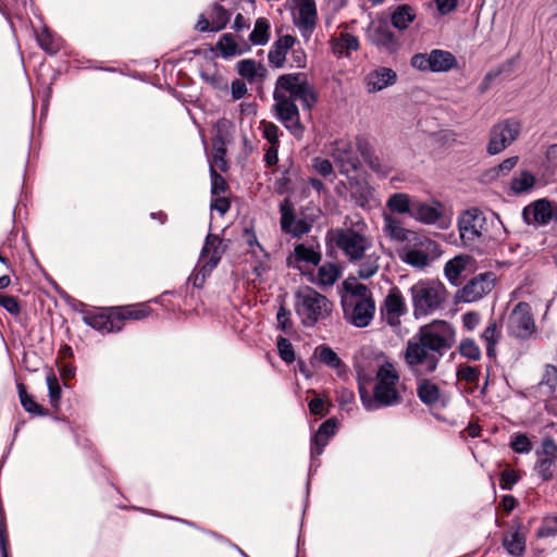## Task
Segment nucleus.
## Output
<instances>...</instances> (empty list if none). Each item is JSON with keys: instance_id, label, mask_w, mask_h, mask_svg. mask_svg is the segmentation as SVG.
<instances>
[{"instance_id": "obj_2", "label": "nucleus", "mask_w": 557, "mask_h": 557, "mask_svg": "<svg viewBox=\"0 0 557 557\" xmlns=\"http://www.w3.org/2000/svg\"><path fill=\"white\" fill-rule=\"evenodd\" d=\"M399 373L392 362H384L375 373L372 389V379L358 373V391L362 406L368 411L394 407L403 404L404 398L397 389Z\"/></svg>"}, {"instance_id": "obj_34", "label": "nucleus", "mask_w": 557, "mask_h": 557, "mask_svg": "<svg viewBox=\"0 0 557 557\" xmlns=\"http://www.w3.org/2000/svg\"><path fill=\"white\" fill-rule=\"evenodd\" d=\"M271 24L267 17H258L247 41L251 46H264L271 36Z\"/></svg>"}, {"instance_id": "obj_35", "label": "nucleus", "mask_w": 557, "mask_h": 557, "mask_svg": "<svg viewBox=\"0 0 557 557\" xmlns=\"http://www.w3.org/2000/svg\"><path fill=\"white\" fill-rule=\"evenodd\" d=\"M416 18V13L409 4L398 5L391 15L392 26L405 30Z\"/></svg>"}, {"instance_id": "obj_45", "label": "nucleus", "mask_w": 557, "mask_h": 557, "mask_svg": "<svg viewBox=\"0 0 557 557\" xmlns=\"http://www.w3.org/2000/svg\"><path fill=\"white\" fill-rule=\"evenodd\" d=\"M456 376L459 381H465L469 384L478 385L481 376V370L479 367L461 363L457 367Z\"/></svg>"}, {"instance_id": "obj_60", "label": "nucleus", "mask_w": 557, "mask_h": 557, "mask_svg": "<svg viewBox=\"0 0 557 557\" xmlns=\"http://www.w3.org/2000/svg\"><path fill=\"white\" fill-rule=\"evenodd\" d=\"M293 170V161H289L288 168H285L282 172V176L275 182L276 193L283 195L290 193L292 189V178L290 172Z\"/></svg>"}, {"instance_id": "obj_50", "label": "nucleus", "mask_w": 557, "mask_h": 557, "mask_svg": "<svg viewBox=\"0 0 557 557\" xmlns=\"http://www.w3.org/2000/svg\"><path fill=\"white\" fill-rule=\"evenodd\" d=\"M243 238L245 239L246 244L250 248V252L253 253L257 258H259L258 252L256 249L259 250V252L262 255V258L265 260H269L270 255L265 251V249L262 247V245L258 242L256 232L252 227H245L243 231Z\"/></svg>"}, {"instance_id": "obj_6", "label": "nucleus", "mask_w": 557, "mask_h": 557, "mask_svg": "<svg viewBox=\"0 0 557 557\" xmlns=\"http://www.w3.org/2000/svg\"><path fill=\"white\" fill-rule=\"evenodd\" d=\"M273 99L275 103L282 99L295 103L299 100L304 110L311 111L318 103L319 96L313 85L309 83L307 74L297 72L282 74L276 78Z\"/></svg>"}, {"instance_id": "obj_31", "label": "nucleus", "mask_w": 557, "mask_h": 557, "mask_svg": "<svg viewBox=\"0 0 557 557\" xmlns=\"http://www.w3.org/2000/svg\"><path fill=\"white\" fill-rule=\"evenodd\" d=\"M16 387L21 406L27 413L36 417L49 416V409L39 405L34 396L27 393L26 386L23 383H17Z\"/></svg>"}, {"instance_id": "obj_16", "label": "nucleus", "mask_w": 557, "mask_h": 557, "mask_svg": "<svg viewBox=\"0 0 557 557\" xmlns=\"http://www.w3.org/2000/svg\"><path fill=\"white\" fill-rule=\"evenodd\" d=\"M407 311L401 290L397 286L392 287L381 305L382 315L386 318L389 325H395Z\"/></svg>"}, {"instance_id": "obj_62", "label": "nucleus", "mask_w": 557, "mask_h": 557, "mask_svg": "<svg viewBox=\"0 0 557 557\" xmlns=\"http://www.w3.org/2000/svg\"><path fill=\"white\" fill-rule=\"evenodd\" d=\"M500 331L498 329L497 322L494 319H490L487 326L481 334V338L485 343H498L500 339Z\"/></svg>"}, {"instance_id": "obj_9", "label": "nucleus", "mask_w": 557, "mask_h": 557, "mask_svg": "<svg viewBox=\"0 0 557 557\" xmlns=\"http://www.w3.org/2000/svg\"><path fill=\"white\" fill-rule=\"evenodd\" d=\"M342 307L344 319L358 329L368 326L375 312L373 298H342Z\"/></svg>"}, {"instance_id": "obj_24", "label": "nucleus", "mask_w": 557, "mask_h": 557, "mask_svg": "<svg viewBox=\"0 0 557 557\" xmlns=\"http://www.w3.org/2000/svg\"><path fill=\"white\" fill-rule=\"evenodd\" d=\"M227 247V243H224L223 239L219 237V235L209 233L206 236L200 257L210 255V267H216Z\"/></svg>"}, {"instance_id": "obj_37", "label": "nucleus", "mask_w": 557, "mask_h": 557, "mask_svg": "<svg viewBox=\"0 0 557 557\" xmlns=\"http://www.w3.org/2000/svg\"><path fill=\"white\" fill-rule=\"evenodd\" d=\"M535 176L529 171H521L510 182V189L513 195H521L530 191L535 185Z\"/></svg>"}, {"instance_id": "obj_19", "label": "nucleus", "mask_w": 557, "mask_h": 557, "mask_svg": "<svg viewBox=\"0 0 557 557\" xmlns=\"http://www.w3.org/2000/svg\"><path fill=\"white\" fill-rule=\"evenodd\" d=\"M322 256L319 250V245L296 244L294 247V255L287 258V267L301 270L299 263L306 262L311 265H318L321 262Z\"/></svg>"}, {"instance_id": "obj_5", "label": "nucleus", "mask_w": 557, "mask_h": 557, "mask_svg": "<svg viewBox=\"0 0 557 557\" xmlns=\"http://www.w3.org/2000/svg\"><path fill=\"white\" fill-rule=\"evenodd\" d=\"M367 232V223L359 219L348 227L330 230L326 234V242L341 249L350 262L360 261L366 251L372 247Z\"/></svg>"}, {"instance_id": "obj_64", "label": "nucleus", "mask_w": 557, "mask_h": 557, "mask_svg": "<svg viewBox=\"0 0 557 557\" xmlns=\"http://www.w3.org/2000/svg\"><path fill=\"white\" fill-rule=\"evenodd\" d=\"M312 169L323 177H327L334 172L331 161L321 157L312 159Z\"/></svg>"}, {"instance_id": "obj_42", "label": "nucleus", "mask_w": 557, "mask_h": 557, "mask_svg": "<svg viewBox=\"0 0 557 557\" xmlns=\"http://www.w3.org/2000/svg\"><path fill=\"white\" fill-rule=\"evenodd\" d=\"M342 286L344 290L349 294V296L346 298H355L356 300L362 298H373L369 288L362 283H357L355 277H352L351 281L349 278L345 280Z\"/></svg>"}, {"instance_id": "obj_33", "label": "nucleus", "mask_w": 557, "mask_h": 557, "mask_svg": "<svg viewBox=\"0 0 557 557\" xmlns=\"http://www.w3.org/2000/svg\"><path fill=\"white\" fill-rule=\"evenodd\" d=\"M332 52L338 57L344 52L357 51L360 48L357 36L349 33H342L338 37L330 40Z\"/></svg>"}, {"instance_id": "obj_30", "label": "nucleus", "mask_w": 557, "mask_h": 557, "mask_svg": "<svg viewBox=\"0 0 557 557\" xmlns=\"http://www.w3.org/2000/svg\"><path fill=\"white\" fill-rule=\"evenodd\" d=\"M370 90L380 91L391 85H394L397 79L396 73L388 67H380L379 70L373 71L369 75Z\"/></svg>"}, {"instance_id": "obj_38", "label": "nucleus", "mask_w": 557, "mask_h": 557, "mask_svg": "<svg viewBox=\"0 0 557 557\" xmlns=\"http://www.w3.org/2000/svg\"><path fill=\"white\" fill-rule=\"evenodd\" d=\"M341 269L336 263L326 262L318 269V284L321 286H332L338 280Z\"/></svg>"}, {"instance_id": "obj_56", "label": "nucleus", "mask_w": 557, "mask_h": 557, "mask_svg": "<svg viewBox=\"0 0 557 557\" xmlns=\"http://www.w3.org/2000/svg\"><path fill=\"white\" fill-rule=\"evenodd\" d=\"M556 461L550 459H545L542 457H537V460L534 466V470L537 475L542 479V481H550L554 476L553 467Z\"/></svg>"}, {"instance_id": "obj_8", "label": "nucleus", "mask_w": 557, "mask_h": 557, "mask_svg": "<svg viewBox=\"0 0 557 557\" xmlns=\"http://www.w3.org/2000/svg\"><path fill=\"white\" fill-rule=\"evenodd\" d=\"M521 122L516 117H508L495 123L490 131L486 152L496 156L509 147L520 135Z\"/></svg>"}, {"instance_id": "obj_40", "label": "nucleus", "mask_w": 557, "mask_h": 557, "mask_svg": "<svg viewBox=\"0 0 557 557\" xmlns=\"http://www.w3.org/2000/svg\"><path fill=\"white\" fill-rule=\"evenodd\" d=\"M513 67V60H507L503 64H500L497 69H493L488 71L483 77L481 84L479 85V92L484 94L488 90L491 83L497 78L502 74H510Z\"/></svg>"}, {"instance_id": "obj_48", "label": "nucleus", "mask_w": 557, "mask_h": 557, "mask_svg": "<svg viewBox=\"0 0 557 557\" xmlns=\"http://www.w3.org/2000/svg\"><path fill=\"white\" fill-rule=\"evenodd\" d=\"M280 213L281 228L283 232L287 233L296 220L294 206L288 198L284 199L283 202L280 205Z\"/></svg>"}, {"instance_id": "obj_13", "label": "nucleus", "mask_w": 557, "mask_h": 557, "mask_svg": "<svg viewBox=\"0 0 557 557\" xmlns=\"http://www.w3.org/2000/svg\"><path fill=\"white\" fill-rule=\"evenodd\" d=\"M273 111L275 117L295 138H302L305 126L300 121L299 109L295 102L282 99L278 103L274 102Z\"/></svg>"}, {"instance_id": "obj_1", "label": "nucleus", "mask_w": 557, "mask_h": 557, "mask_svg": "<svg viewBox=\"0 0 557 557\" xmlns=\"http://www.w3.org/2000/svg\"><path fill=\"white\" fill-rule=\"evenodd\" d=\"M456 344V330L445 320H433L421 325L407 342L404 360L414 375L436 371L441 359Z\"/></svg>"}, {"instance_id": "obj_28", "label": "nucleus", "mask_w": 557, "mask_h": 557, "mask_svg": "<svg viewBox=\"0 0 557 557\" xmlns=\"http://www.w3.org/2000/svg\"><path fill=\"white\" fill-rule=\"evenodd\" d=\"M441 203L435 202V206L425 202H413L411 216L424 224H434L441 216Z\"/></svg>"}, {"instance_id": "obj_23", "label": "nucleus", "mask_w": 557, "mask_h": 557, "mask_svg": "<svg viewBox=\"0 0 557 557\" xmlns=\"http://www.w3.org/2000/svg\"><path fill=\"white\" fill-rule=\"evenodd\" d=\"M298 7V26L302 32L311 33L318 20V11L314 0H295Z\"/></svg>"}, {"instance_id": "obj_46", "label": "nucleus", "mask_w": 557, "mask_h": 557, "mask_svg": "<svg viewBox=\"0 0 557 557\" xmlns=\"http://www.w3.org/2000/svg\"><path fill=\"white\" fill-rule=\"evenodd\" d=\"M362 262L357 271L358 277L361 280H368L372 277L379 271V257L374 255L364 256Z\"/></svg>"}, {"instance_id": "obj_11", "label": "nucleus", "mask_w": 557, "mask_h": 557, "mask_svg": "<svg viewBox=\"0 0 557 557\" xmlns=\"http://www.w3.org/2000/svg\"><path fill=\"white\" fill-rule=\"evenodd\" d=\"M486 218L478 208L466 210L458 219L460 238L466 246H471L482 236Z\"/></svg>"}, {"instance_id": "obj_17", "label": "nucleus", "mask_w": 557, "mask_h": 557, "mask_svg": "<svg viewBox=\"0 0 557 557\" xmlns=\"http://www.w3.org/2000/svg\"><path fill=\"white\" fill-rule=\"evenodd\" d=\"M522 219L528 225H547L552 221V202L545 198L531 202L523 208Z\"/></svg>"}, {"instance_id": "obj_44", "label": "nucleus", "mask_w": 557, "mask_h": 557, "mask_svg": "<svg viewBox=\"0 0 557 557\" xmlns=\"http://www.w3.org/2000/svg\"><path fill=\"white\" fill-rule=\"evenodd\" d=\"M537 539H547L557 536V512L547 515L542 519L541 525L535 532Z\"/></svg>"}, {"instance_id": "obj_3", "label": "nucleus", "mask_w": 557, "mask_h": 557, "mask_svg": "<svg viewBox=\"0 0 557 557\" xmlns=\"http://www.w3.org/2000/svg\"><path fill=\"white\" fill-rule=\"evenodd\" d=\"M152 301L157 302L158 298L152 299ZM150 302L151 300L125 306L96 308L92 311H86L83 321L102 335L116 333L124 327L127 320L140 321L150 317L153 313Z\"/></svg>"}, {"instance_id": "obj_27", "label": "nucleus", "mask_w": 557, "mask_h": 557, "mask_svg": "<svg viewBox=\"0 0 557 557\" xmlns=\"http://www.w3.org/2000/svg\"><path fill=\"white\" fill-rule=\"evenodd\" d=\"M431 72H448L457 66L456 57L446 50L433 49L430 52Z\"/></svg>"}, {"instance_id": "obj_39", "label": "nucleus", "mask_w": 557, "mask_h": 557, "mask_svg": "<svg viewBox=\"0 0 557 557\" xmlns=\"http://www.w3.org/2000/svg\"><path fill=\"white\" fill-rule=\"evenodd\" d=\"M387 207L391 211L405 214L409 213L411 215L412 212V203L410 201V196L405 193H396L389 196L387 200Z\"/></svg>"}, {"instance_id": "obj_59", "label": "nucleus", "mask_w": 557, "mask_h": 557, "mask_svg": "<svg viewBox=\"0 0 557 557\" xmlns=\"http://www.w3.org/2000/svg\"><path fill=\"white\" fill-rule=\"evenodd\" d=\"M330 440H331L330 437H327L326 435H322L319 432H315L311 436V440H310V444H311V447H310L311 459H314L315 457L320 456L323 453V450L327 446Z\"/></svg>"}, {"instance_id": "obj_49", "label": "nucleus", "mask_w": 557, "mask_h": 557, "mask_svg": "<svg viewBox=\"0 0 557 557\" xmlns=\"http://www.w3.org/2000/svg\"><path fill=\"white\" fill-rule=\"evenodd\" d=\"M510 448L517 454H529L533 449L531 440L524 433H513L510 436Z\"/></svg>"}, {"instance_id": "obj_7", "label": "nucleus", "mask_w": 557, "mask_h": 557, "mask_svg": "<svg viewBox=\"0 0 557 557\" xmlns=\"http://www.w3.org/2000/svg\"><path fill=\"white\" fill-rule=\"evenodd\" d=\"M333 304L314 288L306 286L295 294V311L305 326H314L331 315Z\"/></svg>"}, {"instance_id": "obj_25", "label": "nucleus", "mask_w": 557, "mask_h": 557, "mask_svg": "<svg viewBox=\"0 0 557 557\" xmlns=\"http://www.w3.org/2000/svg\"><path fill=\"white\" fill-rule=\"evenodd\" d=\"M216 49L221 51L224 59L235 55H242L250 51V45L246 40L240 44L235 41L233 34H223L216 42Z\"/></svg>"}, {"instance_id": "obj_58", "label": "nucleus", "mask_w": 557, "mask_h": 557, "mask_svg": "<svg viewBox=\"0 0 557 557\" xmlns=\"http://www.w3.org/2000/svg\"><path fill=\"white\" fill-rule=\"evenodd\" d=\"M210 178H211V195L219 196L220 194H224L228 189V184L225 178L218 173L213 166H210Z\"/></svg>"}, {"instance_id": "obj_32", "label": "nucleus", "mask_w": 557, "mask_h": 557, "mask_svg": "<svg viewBox=\"0 0 557 557\" xmlns=\"http://www.w3.org/2000/svg\"><path fill=\"white\" fill-rule=\"evenodd\" d=\"M234 125L233 123L225 119H219L215 123V134L212 137V148L213 151L216 150H227L226 145L230 143L232 138V129Z\"/></svg>"}, {"instance_id": "obj_14", "label": "nucleus", "mask_w": 557, "mask_h": 557, "mask_svg": "<svg viewBox=\"0 0 557 557\" xmlns=\"http://www.w3.org/2000/svg\"><path fill=\"white\" fill-rule=\"evenodd\" d=\"M331 156L338 165L342 175L348 176V174L357 172L361 166L354 146L348 139L341 138L335 140L332 145Z\"/></svg>"}, {"instance_id": "obj_20", "label": "nucleus", "mask_w": 557, "mask_h": 557, "mask_svg": "<svg viewBox=\"0 0 557 557\" xmlns=\"http://www.w3.org/2000/svg\"><path fill=\"white\" fill-rule=\"evenodd\" d=\"M503 546L507 553L515 557H520L525 552V534L522 532V523L517 520L513 521L510 530L504 533L502 540Z\"/></svg>"}, {"instance_id": "obj_41", "label": "nucleus", "mask_w": 557, "mask_h": 557, "mask_svg": "<svg viewBox=\"0 0 557 557\" xmlns=\"http://www.w3.org/2000/svg\"><path fill=\"white\" fill-rule=\"evenodd\" d=\"M211 23L214 29L218 32L223 30L231 21L232 13L225 9L222 4L215 2L211 7Z\"/></svg>"}, {"instance_id": "obj_4", "label": "nucleus", "mask_w": 557, "mask_h": 557, "mask_svg": "<svg viewBox=\"0 0 557 557\" xmlns=\"http://www.w3.org/2000/svg\"><path fill=\"white\" fill-rule=\"evenodd\" d=\"M412 314L419 320L444 309L448 290L440 280H419L410 288Z\"/></svg>"}, {"instance_id": "obj_18", "label": "nucleus", "mask_w": 557, "mask_h": 557, "mask_svg": "<svg viewBox=\"0 0 557 557\" xmlns=\"http://www.w3.org/2000/svg\"><path fill=\"white\" fill-rule=\"evenodd\" d=\"M298 44L297 37L284 35L276 39L268 53V61L273 69H283L286 62V55L293 47Z\"/></svg>"}, {"instance_id": "obj_47", "label": "nucleus", "mask_w": 557, "mask_h": 557, "mask_svg": "<svg viewBox=\"0 0 557 557\" xmlns=\"http://www.w3.org/2000/svg\"><path fill=\"white\" fill-rule=\"evenodd\" d=\"M459 354L469 360L478 361L481 359V349L473 338H463L458 347Z\"/></svg>"}, {"instance_id": "obj_43", "label": "nucleus", "mask_w": 557, "mask_h": 557, "mask_svg": "<svg viewBox=\"0 0 557 557\" xmlns=\"http://www.w3.org/2000/svg\"><path fill=\"white\" fill-rule=\"evenodd\" d=\"M47 386H48V396L50 400L51 407L58 411L60 408V400H61V386L59 383V380L57 375L51 371L48 373L47 377Z\"/></svg>"}, {"instance_id": "obj_22", "label": "nucleus", "mask_w": 557, "mask_h": 557, "mask_svg": "<svg viewBox=\"0 0 557 557\" xmlns=\"http://www.w3.org/2000/svg\"><path fill=\"white\" fill-rule=\"evenodd\" d=\"M236 70L238 75L250 84L263 82L268 76L267 67L261 63H257L253 59H243L238 61Z\"/></svg>"}, {"instance_id": "obj_21", "label": "nucleus", "mask_w": 557, "mask_h": 557, "mask_svg": "<svg viewBox=\"0 0 557 557\" xmlns=\"http://www.w3.org/2000/svg\"><path fill=\"white\" fill-rule=\"evenodd\" d=\"M348 180V188L350 189V198L355 206L366 209L369 207L372 188L369 183L358 176H346Z\"/></svg>"}, {"instance_id": "obj_55", "label": "nucleus", "mask_w": 557, "mask_h": 557, "mask_svg": "<svg viewBox=\"0 0 557 557\" xmlns=\"http://www.w3.org/2000/svg\"><path fill=\"white\" fill-rule=\"evenodd\" d=\"M518 156L509 157L505 159L503 162H500L498 165L490 169L488 174L491 175L492 178L505 176L518 164Z\"/></svg>"}, {"instance_id": "obj_29", "label": "nucleus", "mask_w": 557, "mask_h": 557, "mask_svg": "<svg viewBox=\"0 0 557 557\" xmlns=\"http://www.w3.org/2000/svg\"><path fill=\"white\" fill-rule=\"evenodd\" d=\"M470 256L459 255L446 262L444 267V274L451 285H459V277L461 273L467 269V265L470 263Z\"/></svg>"}, {"instance_id": "obj_53", "label": "nucleus", "mask_w": 557, "mask_h": 557, "mask_svg": "<svg viewBox=\"0 0 557 557\" xmlns=\"http://www.w3.org/2000/svg\"><path fill=\"white\" fill-rule=\"evenodd\" d=\"M520 479V474L507 466L499 474V487L504 491H511Z\"/></svg>"}, {"instance_id": "obj_52", "label": "nucleus", "mask_w": 557, "mask_h": 557, "mask_svg": "<svg viewBox=\"0 0 557 557\" xmlns=\"http://www.w3.org/2000/svg\"><path fill=\"white\" fill-rule=\"evenodd\" d=\"M537 457L557 461V444L555 440L547 435L542 438L541 446L535 450Z\"/></svg>"}, {"instance_id": "obj_57", "label": "nucleus", "mask_w": 557, "mask_h": 557, "mask_svg": "<svg viewBox=\"0 0 557 557\" xmlns=\"http://www.w3.org/2000/svg\"><path fill=\"white\" fill-rule=\"evenodd\" d=\"M540 385H546L549 394H554L557 388V367L550 363L545 364L544 373Z\"/></svg>"}, {"instance_id": "obj_61", "label": "nucleus", "mask_w": 557, "mask_h": 557, "mask_svg": "<svg viewBox=\"0 0 557 557\" xmlns=\"http://www.w3.org/2000/svg\"><path fill=\"white\" fill-rule=\"evenodd\" d=\"M386 230L391 237L397 240H405L407 238V230L400 225V222L392 216L385 219Z\"/></svg>"}, {"instance_id": "obj_10", "label": "nucleus", "mask_w": 557, "mask_h": 557, "mask_svg": "<svg viewBox=\"0 0 557 557\" xmlns=\"http://www.w3.org/2000/svg\"><path fill=\"white\" fill-rule=\"evenodd\" d=\"M495 281L496 275L491 271L475 275L462 288L456 292L455 302L469 304L481 299L493 289Z\"/></svg>"}, {"instance_id": "obj_63", "label": "nucleus", "mask_w": 557, "mask_h": 557, "mask_svg": "<svg viewBox=\"0 0 557 557\" xmlns=\"http://www.w3.org/2000/svg\"><path fill=\"white\" fill-rule=\"evenodd\" d=\"M282 132L272 122L263 123V137L271 144V146H280V135Z\"/></svg>"}, {"instance_id": "obj_15", "label": "nucleus", "mask_w": 557, "mask_h": 557, "mask_svg": "<svg viewBox=\"0 0 557 557\" xmlns=\"http://www.w3.org/2000/svg\"><path fill=\"white\" fill-rule=\"evenodd\" d=\"M367 37L379 50L389 54L395 53L399 48L398 39L391 29L387 21L381 20L376 23H371L368 27Z\"/></svg>"}, {"instance_id": "obj_51", "label": "nucleus", "mask_w": 557, "mask_h": 557, "mask_svg": "<svg viewBox=\"0 0 557 557\" xmlns=\"http://www.w3.org/2000/svg\"><path fill=\"white\" fill-rule=\"evenodd\" d=\"M403 261L411 267L423 269L429 264V255L421 249H409Z\"/></svg>"}, {"instance_id": "obj_12", "label": "nucleus", "mask_w": 557, "mask_h": 557, "mask_svg": "<svg viewBox=\"0 0 557 557\" xmlns=\"http://www.w3.org/2000/svg\"><path fill=\"white\" fill-rule=\"evenodd\" d=\"M510 334L519 339H528L536 330L530 304L520 301L510 315Z\"/></svg>"}, {"instance_id": "obj_36", "label": "nucleus", "mask_w": 557, "mask_h": 557, "mask_svg": "<svg viewBox=\"0 0 557 557\" xmlns=\"http://www.w3.org/2000/svg\"><path fill=\"white\" fill-rule=\"evenodd\" d=\"M313 356L331 369L338 370L345 367L338 355L326 345H319L315 347Z\"/></svg>"}, {"instance_id": "obj_26", "label": "nucleus", "mask_w": 557, "mask_h": 557, "mask_svg": "<svg viewBox=\"0 0 557 557\" xmlns=\"http://www.w3.org/2000/svg\"><path fill=\"white\" fill-rule=\"evenodd\" d=\"M442 391L440 386L429 379H421L417 383V396L428 407L437 405Z\"/></svg>"}, {"instance_id": "obj_54", "label": "nucleus", "mask_w": 557, "mask_h": 557, "mask_svg": "<svg viewBox=\"0 0 557 557\" xmlns=\"http://www.w3.org/2000/svg\"><path fill=\"white\" fill-rule=\"evenodd\" d=\"M276 346L278 350V356L284 362L289 364L296 360L294 347L289 339L283 336H278L276 341Z\"/></svg>"}]
</instances>
